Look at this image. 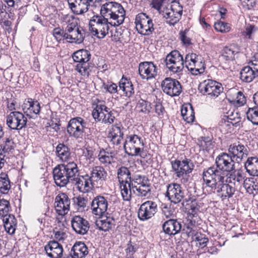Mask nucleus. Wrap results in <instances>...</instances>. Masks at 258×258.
Returning <instances> with one entry per match:
<instances>
[{"label":"nucleus","mask_w":258,"mask_h":258,"mask_svg":"<svg viewBox=\"0 0 258 258\" xmlns=\"http://www.w3.org/2000/svg\"><path fill=\"white\" fill-rule=\"evenodd\" d=\"M157 211L156 203L148 201L141 205L138 211V217L142 221H146L154 216Z\"/></svg>","instance_id":"a211bd4d"},{"label":"nucleus","mask_w":258,"mask_h":258,"mask_svg":"<svg viewBox=\"0 0 258 258\" xmlns=\"http://www.w3.org/2000/svg\"><path fill=\"white\" fill-rule=\"evenodd\" d=\"M187 69L194 75H200L205 72V64L200 58L196 62H195L194 64V63L189 64V66L187 67Z\"/></svg>","instance_id":"37998d69"},{"label":"nucleus","mask_w":258,"mask_h":258,"mask_svg":"<svg viewBox=\"0 0 258 258\" xmlns=\"http://www.w3.org/2000/svg\"><path fill=\"white\" fill-rule=\"evenodd\" d=\"M67 32V41L69 43L80 44L83 42L86 36V31L82 27Z\"/></svg>","instance_id":"c756f323"},{"label":"nucleus","mask_w":258,"mask_h":258,"mask_svg":"<svg viewBox=\"0 0 258 258\" xmlns=\"http://www.w3.org/2000/svg\"><path fill=\"white\" fill-rule=\"evenodd\" d=\"M56 153L57 157L63 162L68 161L70 158V149L63 144H59L57 146Z\"/></svg>","instance_id":"ea45409f"},{"label":"nucleus","mask_w":258,"mask_h":258,"mask_svg":"<svg viewBox=\"0 0 258 258\" xmlns=\"http://www.w3.org/2000/svg\"><path fill=\"white\" fill-rule=\"evenodd\" d=\"M74 61L78 62L76 66V70L81 75L88 76L90 67L88 61L90 59L91 54L86 49H80L72 55Z\"/></svg>","instance_id":"6e6552de"},{"label":"nucleus","mask_w":258,"mask_h":258,"mask_svg":"<svg viewBox=\"0 0 258 258\" xmlns=\"http://www.w3.org/2000/svg\"><path fill=\"white\" fill-rule=\"evenodd\" d=\"M246 172L251 176H258V158H248L244 164Z\"/></svg>","instance_id":"4c0bfd02"},{"label":"nucleus","mask_w":258,"mask_h":258,"mask_svg":"<svg viewBox=\"0 0 258 258\" xmlns=\"http://www.w3.org/2000/svg\"><path fill=\"white\" fill-rule=\"evenodd\" d=\"M107 176V172L103 167L97 166L93 167L89 175L92 186L96 187L101 186L106 180Z\"/></svg>","instance_id":"f3484780"},{"label":"nucleus","mask_w":258,"mask_h":258,"mask_svg":"<svg viewBox=\"0 0 258 258\" xmlns=\"http://www.w3.org/2000/svg\"><path fill=\"white\" fill-rule=\"evenodd\" d=\"M136 29L139 33L143 35H150L154 31L152 19L146 14L141 13L135 19Z\"/></svg>","instance_id":"9b49d317"},{"label":"nucleus","mask_w":258,"mask_h":258,"mask_svg":"<svg viewBox=\"0 0 258 258\" xmlns=\"http://www.w3.org/2000/svg\"><path fill=\"white\" fill-rule=\"evenodd\" d=\"M23 110L26 115L30 118L33 117L34 115L38 114L40 111V106L37 101H34L29 99L22 106Z\"/></svg>","instance_id":"cd10ccee"},{"label":"nucleus","mask_w":258,"mask_h":258,"mask_svg":"<svg viewBox=\"0 0 258 258\" xmlns=\"http://www.w3.org/2000/svg\"><path fill=\"white\" fill-rule=\"evenodd\" d=\"M166 197L171 203L178 204L184 197V190L181 185L177 183H172L167 185Z\"/></svg>","instance_id":"dca6fc26"},{"label":"nucleus","mask_w":258,"mask_h":258,"mask_svg":"<svg viewBox=\"0 0 258 258\" xmlns=\"http://www.w3.org/2000/svg\"><path fill=\"white\" fill-rule=\"evenodd\" d=\"M123 135L120 126L117 124L112 125L107 138L109 140L110 145L114 149H119Z\"/></svg>","instance_id":"5701e85b"},{"label":"nucleus","mask_w":258,"mask_h":258,"mask_svg":"<svg viewBox=\"0 0 258 258\" xmlns=\"http://www.w3.org/2000/svg\"><path fill=\"white\" fill-rule=\"evenodd\" d=\"M167 68L171 72L177 73L183 69V58L177 50L172 51L165 59Z\"/></svg>","instance_id":"ddd939ff"},{"label":"nucleus","mask_w":258,"mask_h":258,"mask_svg":"<svg viewBox=\"0 0 258 258\" xmlns=\"http://www.w3.org/2000/svg\"><path fill=\"white\" fill-rule=\"evenodd\" d=\"M117 178L120 184L128 183L131 186L133 178L129 169L125 166H121L117 169Z\"/></svg>","instance_id":"f704fd0d"},{"label":"nucleus","mask_w":258,"mask_h":258,"mask_svg":"<svg viewBox=\"0 0 258 258\" xmlns=\"http://www.w3.org/2000/svg\"><path fill=\"white\" fill-rule=\"evenodd\" d=\"M162 228L166 234L174 235L181 231L182 225L177 219H170L164 223Z\"/></svg>","instance_id":"bb28decb"},{"label":"nucleus","mask_w":258,"mask_h":258,"mask_svg":"<svg viewBox=\"0 0 258 258\" xmlns=\"http://www.w3.org/2000/svg\"><path fill=\"white\" fill-rule=\"evenodd\" d=\"M139 73L142 79L148 80L157 75V68L152 61L142 62L139 66Z\"/></svg>","instance_id":"412c9836"},{"label":"nucleus","mask_w":258,"mask_h":258,"mask_svg":"<svg viewBox=\"0 0 258 258\" xmlns=\"http://www.w3.org/2000/svg\"><path fill=\"white\" fill-rule=\"evenodd\" d=\"M227 115H224L221 119L220 124L222 126H237L239 125L241 121V118L239 113L237 112L235 113L234 111L228 112Z\"/></svg>","instance_id":"7c9ffc66"},{"label":"nucleus","mask_w":258,"mask_h":258,"mask_svg":"<svg viewBox=\"0 0 258 258\" xmlns=\"http://www.w3.org/2000/svg\"><path fill=\"white\" fill-rule=\"evenodd\" d=\"M108 201L104 197L98 196L91 202V210L93 214L100 216L105 213L108 208Z\"/></svg>","instance_id":"b1692460"},{"label":"nucleus","mask_w":258,"mask_h":258,"mask_svg":"<svg viewBox=\"0 0 258 258\" xmlns=\"http://www.w3.org/2000/svg\"><path fill=\"white\" fill-rule=\"evenodd\" d=\"M163 91L171 97L178 96L182 92V87L178 81L166 78L161 83Z\"/></svg>","instance_id":"2eb2a0df"},{"label":"nucleus","mask_w":258,"mask_h":258,"mask_svg":"<svg viewBox=\"0 0 258 258\" xmlns=\"http://www.w3.org/2000/svg\"><path fill=\"white\" fill-rule=\"evenodd\" d=\"M145 145L141 135L132 133L126 136L123 147L125 153L129 156L144 157L142 154Z\"/></svg>","instance_id":"7ed1b4c3"},{"label":"nucleus","mask_w":258,"mask_h":258,"mask_svg":"<svg viewBox=\"0 0 258 258\" xmlns=\"http://www.w3.org/2000/svg\"><path fill=\"white\" fill-rule=\"evenodd\" d=\"M77 206L79 207V209L81 211L85 210V209L87 207V205L88 203V198L83 196H79L76 198V200L75 201Z\"/></svg>","instance_id":"680f3d73"},{"label":"nucleus","mask_w":258,"mask_h":258,"mask_svg":"<svg viewBox=\"0 0 258 258\" xmlns=\"http://www.w3.org/2000/svg\"><path fill=\"white\" fill-rule=\"evenodd\" d=\"M69 8L75 15H81L86 13L94 0H67Z\"/></svg>","instance_id":"6ab92c4d"},{"label":"nucleus","mask_w":258,"mask_h":258,"mask_svg":"<svg viewBox=\"0 0 258 258\" xmlns=\"http://www.w3.org/2000/svg\"><path fill=\"white\" fill-rule=\"evenodd\" d=\"M183 119L187 123L192 122L195 120V112L192 106L184 107L181 110Z\"/></svg>","instance_id":"c03bdc74"},{"label":"nucleus","mask_w":258,"mask_h":258,"mask_svg":"<svg viewBox=\"0 0 258 258\" xmlns=\"http://www.w3.org/2000/svg\"><path fill=\"white\" fill-rule=\"evenodd\" d=\"M155 112L160 118L163 117L164 113L166 112L164 107L160 102H157L156 103L155 105Z\"/></svg>","instance_id":"338daca9"},{"label":"nucleus","mask_w":258,"mask_h":258,"mask_svg":"<svg viewBox=\"0 0 258 258\" xmlns=\"http://www.w3.org/2000/svg\"><path fill=\"white\" fill-rule=\"evenodd\" d=\"M228 152L231 157L238 163L241 162L248 155L247 148L239 142L231 144L229 147Z\"/></svg>","instance_id":"aec40b11"},{"label":"nucleus","mask_w":258,"mask_h":258,"mask_svg":"<svg viewBox=\"0 0 258 258\" xmlns=\"http://www.w3.org/2000/svg\"><path fill=\"white\" fill-rule=\"evenodd\" d=\"M249 63H251V66L258 73V52L254 54Z\"/></svg>","instance_id":"774afa93"},{"label":"nucleus","mask_w":258,"mask_h":258,"mask_svg":"<svg viewBox=\"0 0 258 258\" xmlns=\"http://www.w3.org/2000/svg\"><path fill=\"white\" fill-rule=\"evenodd\" d=\"M121 90L126 97H131L135 93L134 88L130 79L122 77L119 82V91Z\"/></svg>","instance_id":"473e14b6"},{"label":"nucleus","mask_w":258,"mask_h":258,"mask_svg":"<svg viewBox=\"0 0 258 258\" xmlns=\"http://www.w3.org/2000/svg\"><path fill=\"white\" fill-rule=\"evenodd\" d=\"M55 183L63 187L69 183H75L79 190L87 191L92 186L89 175L79 176V170L76 163L70 162L56 166L53 170Z\"/></svg>","instance_id":"f257e3e1"},{"label":"nucleus","mask_w":258,"mask_h":258,"mask_svg":"<svg viewBox=\"0 0 258 258\" xmlns=\"http://www.w3.org/2000/svg\"><path fill=\"white\" fill-rule=\"evenodd\" d=\"M52 35L58 42L64 40L67 41V32L66 29L63 30L60 27L55 28L52 31Z\"/></svg>","instance_id":"3c124183"},{"label":"nucleus","mask_w":258,"mask_h":258,"mask_svg":"<svg viewBox=\"0 0 258 258\" xmlns=\"http://www.w3.org/2000/svg\"><path fill=\"white\" fill-rule=\"evenodd\" d=\"M71 201L66 193H60L55 198L54 207L59 215H64L70 211Z\"/></svg>","instance_id":"4be33fe9"},{"label":"nucleus","mask_w":258,"mask_h":258,"mask_svg":"<svg viewBox=\"0 0 258 258\" xmlns=\"http://www.w3.org/2000/svg\"><path fill=\"white\" fill-rule=\"evenodd\" d=\"M2 219L5 230L10 234H13L16 230L17 220L15 217L10 214H7L1 217Z\"/></svg>","instance_id":"2f4dec72"},{"label":"nucleus","mask_w":258,"mask_h":258,"mask_svg":"<svg viewBox=\"0 0 258 258\" xmlns=\"http://www.w3.org/2000/svg\"><path fill=\"white\" fill-rule=\"evenodd\" d=\"M27 122V117L20 111H12L6 117V123L12 130H22L25 127Z\"/></svg>","instance_id":"4468645a"},{"label":"nucleus","mask_w":258,"mask_h":258,"mask_svg":"<svg viewBox=\"0 0 258 258\" xmlns=\"http://www.w3.org/2000/svg\"><path fill=\"white\" fill-rule=\"evenodd\" d=\"M89 25L90 30L94 33L93 35L99 38H103L108 33L110 20L103 14L94 15L90 20Z\"/></svg>","instance_id":"39448f33"},{"label":"nucleus","mask_w":258,"mask_h":258,"mask_svg":"<svg viewBox=\"0 0 258 258\" xmlns=\"http://www.w3.org/2000/svg\"><path fill=\"white\" fill-rule=\"evenodd\" d=\"M215 163L216 168L213 167L208 168L206 170H204L203 172V176H205V173L210 169H212L214 170L221 171L222 174L225 176V172H230L235 169V161L231 156L226 153H222L219 155L216 158Z\"/></svg>","instance_id":"423d86ee"},{"label":"nucleus","mask_w":258,"mask_h":258,"mask_svg":"<svg viewBox=\"0 0 258 258\" xmlns=\"http://www.w3.org/2000/svg\"><path fill=\"white\" fill-rule=\"evenodd\" d=\"M215 30L222 33L228 32L230 30L229 24L222 21H217L214 24Z\"/></svg>","instance_id":"bf43d9fd"},{"label":"nucleus","mask_w":258,"mask_h":258,"mask_svg":"<svg viewBox=\"0 0 258 258\" xmlns=\"http://www.w3.org/2000/svg\"><path fill=\"white\" fill-rule=\"evenodd\" d=\"M11 182L8 175L2 172L0 174V192L3 194H7L11 189Z\"/></svg>","instance_id":"a19ab883"},{"label":"nucleus","mask_w":258,"mask_h":258,"mask_svg":"<svg viewBox=\"0 0 258 258\" xmlns=\"http://www.w3.org/2000/svg\"><path fill=\"white\" fill-rule=\"evenodd\" d=\"M244 178V174L242 173L241 171L238 170L230 174L229 177V180L228 181L227 180L226 182L233 183L235 186H239L243 183L244 188L246 189L247 192H250L252 190V189L250 186L245 182Z\"/></svg>","instance_id":"c85d7f7f"},{"label":"nucleus","mask_w":258,"mask_h":258,"mask_svg":"<svg viewBox=\"0 0 258 258\" xmlns=\"http://www.w3.org/2000/svg\"><path fill=\"white\" fill-rule=\"evenodd\" d=\"M187 222L184 224L181 230L186 233L188 237L193 236L195 234V230L194 229L195 227V222L191 220L187 219Z\"/></svg>","instance_id":"8fccbe9b"},{"label":"nucleus","mask_w":258,"mask_h":258,"mask_svg":"<svg viewBox=\"0 0 258 258\" xmlns=\"http://www.w3.org/2000/svg\"><path fill=\"white\" fill-rule=\"evenodd\" d=\"M200 58H201L195 53L187 54L185 58V63L186 68H187V67L189 66V64H191L192 63L194 64L195 62H196Z\"/></svg>","instance_id":"e2e57ef3"},{"label":"nucleus","mask_w":258,"mask_h":258,"mask_svg":"<svg viewBox=\"0 0 258 258\" xmlns=\"http://www.w3.org/2000/svg\"><path fill=\"white\" fill-rule=\"evenodd\" d=\"M171 165L176 176L179 178L191 173L195 167L192 161L186 157L171 161Z\"/></svg>","instance_id":"1a4fd4ad"},{"label":"nucleus","mask_w":258,"mask_h":258,"mask_svg":"<svg viewBox=\"0 0 258 258\" xmlns=\"http://www.w3.org/2000/svg\"><path fill=\"white\" fill-rule=\"evenodd\" d=\"M132 183L135 186H143L145 183H150V182L146 176L137 175L133 177Z\"/></svg>","instance_id":"5fc2aeb1"},{"label":"nucleus","mask_w":258,"mask_h":258,"mask_svg":"<svg viewBox=\"0 0 258 258\" xmlns=\"http://www.w3.org/2000/svg\"><path fill=\"white\" fill-rule=\"evenodd\" d=\"M11 210V207L9 201L4 199H0V217H3Z\"/></svg>","instance_id":"864d4df0"},{"label":"nucleus","mask_w":258,"mask_h":258,"mask_svg":"<svg viewBox=\"0 0 258 258\" xmlns=\"http://www.w3.org/2000/svg\"><path fill=\"white\" fill-rule=\"evenodd\" d=\"M99 161L102 164H111L113 160V156L104 150H101L98 155Z\"/></svg>","instance_id":"603ef678"},{"label":"nucleus","mask_w":258,"mask_h":258,"mask_svg":"<svg viewBox=\"0 0 258 258\" xmlns=\"http://www.w3.org/2000/svg\"><path fill=\"white\" fill-rule=\"evenodd\" d=\"M121 194L124 201H130L131 199L133 188L128 183L120 184Z\"/></svg>","instance_id":"de8ad7c7"},{"label":"nucleus","mask_w":258,"mask_h":258,"mask_svg":"<svg viewBox=\"0 0 258 258\" xmlns=\"http://www.w3.org/2000/svg\"><path fill=\"white\" fill-rule=\"evenodd\" d=\"M240 75V79L243 82L250 83L258 76V73L251 66H247L241 69Z\"/></svg>","instance_id":"72a5a7b5"},{"label":"nucleus","mask_w":258,"mask_h":258,"mask_svg":"<svg viewBox=\"0 0 258 258\" xmlns=\"http://www.w3.org/2000/svg\"><path fill=\"white\" fill-rule=\"evenodd\" d=\"M63 19L67 23V26L65 28L66 32L72 31V30L80 28L81 27L78 26L77 21L75 19L74 16L66 15Z\"/></svg>","instance_id":"a18cd8bd"},{"label":"nucleus","mask_w":258,"mask_h":258,"mask_svg":"<svg viewBox=\"0 0 258 258\" xmlns=\"http://www.w3.org/2000/svg\"><path fill=\"white\" fill-rule=\"evenodd\" d=\"M222 173L210 169L205 173L203 179L207 186L216 190L219 196L224 199H229L234 194L235 188L228 183H224L225 176Z\"/></svg>","instance_id":"f03ea898"},{"label":"nucleus","mask_w":258,"mask_h":258,"mask_svg":"<svg viewBox=\"0 0 258 258\" xmlns=\"http://www.w3.org/2000/svg\"><path fill=\"white\" fill-rule=\"evenodd\" d=\"M133 192L138 197H148L151 194V185L150 183H145L143 186H135L131 183Z\"/></svg>","instance_id":"58836bf2"},{"label":"nucleus","mask_w":258,"mask_h":258,"mask_svg":"<svg viewBox=\"0 0 258 258\" xmlns=\"http://www.w3.org/2000/svg\"><path fill=\"white\" fill-rule=\"evenodd\" d=\"M188 31V30L185 29L184 31H180L179 33V39L182 44L185 46H188L192 44L191 39L187 36Z\"/></svg>","instance_id":"052dcab7"},{"label":"nucleus","mask_w":258,"mask_h":258,"mask_svg":"<svg viewBox=\"0 0 258 258\" xmlns=\"http://www.w3.org/2000/svg\"><path fill=\"white\" fill-rule=\"evenodd\" d=\"M237 52L229 47H225L222 50V56L226 60H233Z\"/></svg>","instance_id":"13d9d810"},{"label":"nucleus","mask_w":258,"mask_h":258,"mask_svg":"<svg viewBox=\"0 0 258 258\" xmlns=\"http://www.w3.org/2000/svg\"><path fill=\"white\" fill-rule=\"evenodd\" d=\"M4 153L9 154L14 149L15 145L13 141L9 138L7 139L3 144L1 146Z\"/></svg>","instance_id":"4d7b16f0"},{"label":"nucleus","mask_w":258,"mask_h":258,"mask_svg":"<svg viewBox=\"0 0 258 258\" xmlns=\"http://www.w3.org/2000/svg\"><path fill=\"white\" fill-rule=\"evenodd\" d=\"M199 145L201 149L207 151L213 149L215 146L214 142L212 141L211 138L208 137L201 138V140L199 141Z\"/></svg>","instance_id":"49530a36"},{"label":"nucleus","mask_w":258,"mask_h":258,"mask_svg":"<svg viewBox=\"0 0 258 258\" xmlns=\"http://www.w3.org/2000/svg\"><path fill=\"white\" fill-rule=\"evenodd\" d=\"M162 15L167 20V23L170 25H174L180 20L179 15L174 14V12H172L170 8L164 9L162 12Z\"/></svg>","instance_id":"79ce46f5"},{"label":"nucleus","mask_w":258,"mask_h":258,"mask_svg":"<svg viewBox=\"0 0 258 258\" xmlns=\"http://www.w3.org/2000/svg\"><path fill=\"white\" fill-rule=\"evenodd\" d=\"M87 122L81 117H76L70 119L69 121L67 131L71 137L76 139H83L88 128Z\"/></svg>","instance_id":"0eeeda50"},{"label":"nucleus","mask_w":258,"mask_h":258,"mask_svg":"<svg viewBox=\"0 0 258 258\" xmlns=\"http://www.w3.org/2000/svg\"><path fill=\"white\" fill-rule=\"evenodd\" d=\"M94 119L97 121H102L105 124H112L115 116L110 108L104 104L97 105L92 112Z\"/></svg>","instance_id":"f8f14e48"},{"label":"nucleus","mask_w":258,"mask_h":258,"mask_svg":"<svg viewBox=\"0 0 258 258\" xmlns=\"http://www.w3.org/2000/svg\"><path fill=\"white\" fill-rule=\"evenodd\" d=\"M137 107L140 108V111L144 113H149L151 109L150 102L143 99H140L137 104Z\"/></svg>","instance_id":"6e6d98bb"},{"label":"nucleus","mask_w":258,"mask_h":258,"mask_svg":"<svg viewBox=\"0 0 258 258\" xmlns=\"http://www.w3.org/2000/svg\"><path fill=\"white\" fill-rule=\"evenodd\" d=\"M170 9L174 12V14L179 15V19H180L182 14V7L179 3H174L172 4Z\"/></svg>","instance_id":"69168bd1"},{"label":"nucleus","mask_w":258,"mask_h":258,"mask_svg":"<svg viewBox=\"0 0 258 258\" xmlns=\"http://www.w3.org/2000/svg\"><path fill=\"white\" fill-rule=\"evenodd\" d=\"M246 116L247 119L252 124L258 125V109L257 108H249L246 112Z\"/></svg>","instance_id":"09e8293b"},{"label":"nucleus","mask_w":258,"mask_h":258,"mask_svg":"<svg viewBox=\"0 0 258 258\" xmlns=\"http://www.w3.org/2000/svg\"><path fill=\"white\" fill-rule=\"evenodd\" d=\"M71 251L73 252L74 258H85L89 252L87 246L81 241L76 242Z\"/></svg>","instance_id":"c9c22d12"},{"label":"nucleus","mask_w":258,"mask_h":258,"mask_svg":"<svg viewBox=\"0 0 258 258\" xmlns=\"http://www.w3.org/2000/svg\"><path fill=\"white\" fill-rule=\"evenodd\" d=\"M103 88L106 92L110 93V94H114L117 93V86L116 84L110 83V84H103Z\"/></svg>","instance_id":"0e129e2a"},{"label":"nucleus","mask_w":258,"mask_h":258,"mask_svg":"<svg viewBox=\"0 0 258 258\" xmlns=\"http://www.w3.org/2000/svg\"><path fill=\"white\" fill-rule=\"evenodd\" d=\"M96 225L99 230L106 232L114 227L115 221L112 217H106L105 219L97 220Z\"/></svg>","instance_id":"e433bc0d"},{"label":"nucleus","mask_w":258,"mask_h":258,"mask_svg":"<svg viewBox=\"0 0 258 258\" xmlns=\"http://www.w3.org/2000/svg\"><path fill=\"white\" fill-rule=\"evenodd\" d=\"M73 229L80 235H84L87 233L89 229L88 221L80 216H75L71 220Z\"/></svg>","instance_id":"393cba45"},{"label":"nucleus","mask_w":258,"mask_h":258,"mask_svg":"<svg viewBox=\"0 0 258 258\" xmlns=\"http://www.w3.org/2000/svg\"><path fill=\"white\" fill-rule=\"evenodd\" d=\"M47 255L50 258H61L63 256V247L61 244L55 240L49 241L45 246Z\"/></svg>","instance_id":"a878e982"},{"label":"nucleus","mask_w":258,"mask_h":258,"mask_svg":"<svg viewBox=\"0 0 258 258\" xmlns=\"http://www.w3.org/2000/svg\"><path fill=\"white\" fill-rule=\"evenodd\" d=\"M199 89L204 95L210 98H216L223 92V88L221 83L208 79L200 84Z\"/></svg>","instance_id":"9d476101"},{"label":"nucleus","mask_w":258,"mask_h":258,"mask_svg":"<svg viewBox=\"0 0 258 258\" xmlns=\"http://www.w3.org/2000/svg\"><path fill=\"white\" fill-rule=\"evenodd\" d=\"M101 13L108 18L110 25L114 27L118 26L123 23L125 15L122 6L117 3L107 5L106 8L101 10Z\"/></svg>","instance_id":"20e7f679"}]
</instances>
